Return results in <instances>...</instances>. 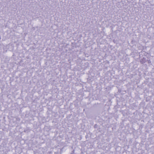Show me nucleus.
I'll list each match as a JSON object with an SVG mask.
<instances>
[{
  "mask_svg": "<svg viewBox=\"0 0 154 154\" xmlns=\"http://www.w3.org/2000/svg\"><path fill=\"white\" fill-rule=\"evenodd\" d=\"M140 62L141 63L143 64L145 62V59L143 58L140 60Z\"/></svg>",
  "mask_w": 154,
  "mask_h": 154,
  "instance_id": "nucleus-1",
  "label": "nucleus"
}]
</instances>
